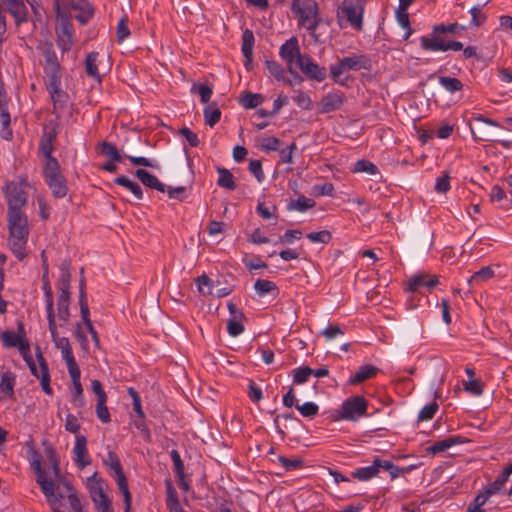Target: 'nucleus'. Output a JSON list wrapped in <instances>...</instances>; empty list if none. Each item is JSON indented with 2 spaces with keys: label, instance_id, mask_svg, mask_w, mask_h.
Here are the masks:
<instances>
[{
  "label": "nucleus",
  "instance_id": "nucleus-1",
  "mask_svg": "<svg viewBox=\"0 0 512 512\" xmlns=\"http://www.w3.org/2000/svg\"><path fill=\"white\" fill-rule=\"evenodd\" d=\"M7 222L10 249L17 259L23 260L30 232L28 218L24 212H7Z\"/></svg>",
  "mask_w": 512,
  "mask_h": 512
},
{
  "label": "nucleus",
  "instance_id": "nucleus-2",
  "mask_svg": "<svg viewBox=\"0 0 512 512\" xmlns=\"http://www.w3.org/2000/svg\"><path fill=\"white\" fill-rule=\"evenodd\" d=\"M291 10L297 16L299 25L309 31L314 42H321L316 33L322 21L318 3L315 0H292Z\"/></svg>",
  "mask_w": 512,
  "mask_h": 512
},
{
  "label": "nucleus",
  "instance_id": "nucleus-3",
  "mask_svg": "<svg viewBox=\"0 0 512 512\" xmlns=\"http://www.w3.org/2000/svg\"><path fill=\"white\" fill-rule=\"evenodd\" d=\"M372 67L371 59L364 55L348 56L340 59L337 63L330 66V76L335 83L346 85L348 77L341 78V75L349 70L358 71L361 69L370 70Z\"/></svg>",
  "mask_w": 512,
  "mask_h": 512
},
{
  "label": "nucleus",
  "instance_id": "nucleus-4",
  "mask_svg": "<svg viewBox=\"0 0 512 512\" xmlns=\"http://www.w3.org/2000/svg\"><path fill=\"white\" fill-rule=\"evenodd\" d=\"M473 120L475 121V124L474 126L470 124V129L474 139L480 141H497L506 149H509L512 146L511 141L499 139L500 134L495 129L500 127V124L497 121L487 118L482 114L474 116Z\"/></svg>",
  "mask_w": 512,
  "mask_h": 512
},
{
  "label": "nucleus",
  "instance_id": "nucleus-5",
  "mask_svg": "<svg viewBox=\"0 0 512 512\" xmlns=\"http://www.w3.org/2000/svg\"><path fill=\"white\" fill-rule=\"evenodd\" d=\"M71 262L65 259L60 264V275L58 278V285L60 294L58 296V317L63 323H67L70 317L69 305H70V273Z\"/></svg>",
  "mask_w": 512,
  "mask_h": 512
},
{
  "label": "nucleus",
  "instance_id": "nucleus-6",
  "mask_svg": "<svg viewBox=\"0 0 512 512\" xmlns=\"http://www.w3.org/2000/svg\"><path fill=\"white\" fill-rule=\"evenodd\" d=\"M32 468L37 474L36 482L40 486L42 492L47 498L49 505L53 512H64L61 508V501L64 498L62 493H55L58 489L53 480H48L45 478V472L41 467L39 460H34L31 463Z\"/></svg>",
  "mask_w": 512,
  "mask_h": 512
},
{
  "label": "nucleus",
  "instance_id": "nucleus-7",
  "mask_svg": "<svg viewBox=\"0 0 512 512\" xmlns=\"http://www.w3.org/2000/svg\"><path fill=\"white\" fill-rule=\"evenodd\" d=\"M367 400L360 395L347 398L338 410L337 419L356 421L367 414Z\"/></svg>",
  "mask_w": 512,
  "mask_h": 512
},
{
  "label": "nucleus",
  "instance_id": "nucleus-8",
  "mask_svg": "<svg viewBox=\"0 0 512 512\" xmlns=\"http://www.w3.org/2000/svg\"><path fill=\"white\" fill-rule=\"evenodd\" d=\"M365 3L362 0L353 3L352 0H344L338 10V17L342 15L357 31L363 28V14Z\"/></svg>",
  "mask_w": 512,
  "mask_h": 512
},
{
  "label": "nucleus",
  "instance_id": "nucleus-9",
  "mask_svg": "<svg viewBox=\"0 0 512 512\" xmlns=\"http://www.w3.org/2000/svg\"><path fill=\"white\" fill-rule=\"evenodd\" d=\"M5 196L7 199V212H23L22 208L27 204L28 193L22 183L11 181L6 185Z\"/></svg>",
  "mask_w": 512,
  "mask_h": 512
},
{
  "label": "nucleus",
  "instance_id": "nucleus-10",
  "mask_svg": "<svg viewBox=\"0 0 512 512\" xmlns=\"http://www.w3.org/2000/svg\"><path fill=\"white\" fill-rule=\"evenodd\" d=\"M37 49L41 52L43 57L45 58L46 66L44 68V71L47 75V77H53L55 78L59 75H61V66L58 61L56 52L54 50V46L52 42L50 41H43L40 42L37 46Z\"/></svg>",
  "mask_w": 512,
  "mask_h": 512
},
{
  "label": "nucleus",
  "instance_id": "nucleus-11",
  "mask_svg": "<svg viewBox=\"0 0 512 512\" xmlns=\"http://www.w3.org/2000/svg\"><path fill=\"white\" fill-rule=\"evenodd\" d=\"M420 46L425 51H461L463 49V44L459 41L449 40L446 41L443 38L436 37H427L422 36L420 38Z\"/></svg>",
  "mask_w": 512,
  "mask_h": 512
},
{
  "label": "nucleus",
  "instance_id": "nucleus-12",
  "mask_svg": "<svg viewBox=\"0 0 512 512\" xmlns=\"http://www.w3.org/2000/svg\"><path fill=\"white\" fill-rule=\"evenodd\" d=\"M297 66L302 71V73L305 74L311 80L322 82L326 78L325 67L319 66L307 54H304V56H299Z\"/></svg>",
  "mask_w": 512,
  "mask_h": 512
},
{
  "label": "nucleus",
  "instance_id": "nucleus-13",
  "mask_svg": "<svg viewBox=\"0 0 512 512\" xmlns=\"http://www.w3.org/2000/svg\"><path fill=\"white\" fill-rule=\"evenodd\" d=\"M94 14L93 7L88 0H69V17L75 18L81 25H85Z\"/></svg>",
  "mask_w": 512,
  "mask_h": 512
},
{
  "label": "nucleus",
  "instance_id": "nucleus-14",
  "mask_svg": "<svg viewBox=\"0 0 512 512\" xmlns=\"http://www.w3.org/2000/svg\"><path fill=\"white\" fill-rule=\"evenodd\" d=\"M59 133L58 124L50 122L43 128V134L39 142V152L43 156H50L54 150V143Z\"/></svg>",
  "mask_w": 512,
  "mask_h": 512
},
{
  "label": "nucleus",
  "instance_id": "nucleus-15",
  "mask_svg": "<svg viewBox=\"0 0 512 512\" xmlns=\"http://www.w3.org/2000/svg\"><path fill=\"white\" fill-rule=\"evenodd\" d=\"M279 55L287 62L288 70L290 73H293V62L295 60L297 62L299 56H304V54H301L300 52L298 39L296 37H291L284 44H282L280 47Z\"/></svg>",
  "mask_w": 512,
  "mask_h": 512
},
{
  "label": "nucleus",
  "instance_id": "nucleus-16",
  "mask_svg": "<svg viewBox=\"0 0 512 512\" xmlns=\"http://www.w3.org/2000/svg\"><path fill=\"white\" fill-rule=\"evenodd\" d=\"M345 95L344 93L332 92L323 96L319 103V113L327 114L336 110H339L344 103Z\"/></svg>",
  "mask_w": 512,
  "mask_h": 512
},
{
  "label": "nucleus",
  "instance_id": "nucleus-17",
  "mask_svg": "<svg viewBox=\"0 0 512 512\" xmlns=\"http://www.w3.org/2000/svg\"><path fill=\"white\" fill-rule=\"evenodd\" d=\"M61 76L62 75L57 76L55 81L53 77H49L46 83L54 108H63L66 103L67 94L61 90Z\"/></svg>",
  "mask_w": 512,
  "mask_h": 512
},
{
  "label": "nucleus",
  "instance_id": "nucleus-18",
  "mask_svg": "<svg viewBox=\"0 0 512 512\" xmlns=\"http://www.w3.org/2000/svg\"><path fill=\"white\" fill-rule=\"evenodd\" d=\"M438 283L439 280L436 275L429 277L428 274L418 273L409 279L407 291L416 292L420 287H426L431 290L436 287Z\"/></svg>",
  "mask_w": 512,
  "mask_h": 512
},
{
  "label": "nucleus",
  "instance_id": "nucleus-19",
  "mask_svg": "<svg viewBox=\"0 0 512 512\" xmlns=\"http://www.w3.org/2000/svg\"><path fill=\"white\" fill-rule=\"evenodd\" d=\"M75 454V463L78 468L83 469L91 463L87 451V438L84 435H77L73 449Z\"/></svg>",
  "mask_w": 512,
  "mask_h": 512
},
{
  "label": "nucleus",
  "instance_id": "nucleus-20",
  "mask_svg": "<svg viewBox=\"0 0 512 512\" xmlns=\"http://www.w3.org/2000/svg\"><path fill=\"white\" fill-rule=\"evenodd\" d=\"M6 5L8 12L13 16L15 24H20L27 21L28 11L25 6L24 0H1Z\"/></svg>",
  "mask_w": 512,
  "mask_h": 512
},
{
  "label": "nucleus",
  "instance_id": "nucleus-21",
  "mask_svg": "<svg viewBox=\"0 0 512 512\" xmlns=\"http://www.w3.org/2000/svg\"><path fill=\"white\" fill-rule=\"evenodd\" d=\"M255 43L254 33L250 29H245L242 33V53L245 58L244 65L247 70L252 69L253 47Z\"/></svg>",
  "mask_w": 512,
  "mask_h": 512
},
{
  "label": "nucleus",
  "instance_id": "nucleus-22",
  "mask_svg": "<svg viewBox=\"0 0 512 512\" xmlns=\"http://www.w3.org/2000/svg\"><path fill=\"white\" fill-rule=\"evenodd\" d=\"M44 179L55 198H63L67 195L68 186L63 174L47 176Z\"/></svg>",
  "mask_w": 512,
  "mask_h": 512
},
{
  "label": "nucleus",
  "instance_id": "nucleus-23",
  "mask_svg": "<svg viewBox=\"0 0 512 512\" xmlns=\"http://www.w3.org/2000/svg\"><path fill=\"white\" fill-rule=\"evenodd\" d=\"M36 358L39 363L40 371H41V379L40 380H41L42 390L47 395H52L53 390L50 386V373H49L48 363H47L46 359L44 358L39 346H36Z\"/></svg>",
  "mask_w": 512,
  "mask_h": 512
},
{
  "label": "nucleus",
  "instance_id": "nucleus-24",
  "mask_svg": "<svg viewBox=\"0 0 512 512\" xmlns=\"http://www.w3.org/2000/svg\"><path fill=\"white\" fill-rule=\"evenodd\" d=\"M469 442V440L462 436H450L443 440L435 442L433 445L428 447L427 451L432 454L444 452L454 445L463 444Z\"/></svg>",
  "mask_w": 512,
  "mask_h": 512
},
{
  "label": "nucleus",
  "instance_id": "nucleus-25",
  "mask_svg": "<svg viewBox=\"0 0 512 512\" xmlns=\"http://www.w3.org/2000/svg\"><path fill=\"white\" fill-rule=\"evenodd\" d=\"M135 176L142 182L143 185L155 189L159 192L164 193L166 191V185L159 181V179L149 173L145 169H137Z\"/></svg>",
  "mask_w": 512,
  "mask_h": 512
},
{
  "label": "nucleus",
  "instance_id": "nucleus-26",
  "mask_svg": "<svg viewBox=\"0 0 512 512\" xmlns=\"http://www.w3.org/2000/svg\"><path fill=\"white\" fill-rule=\"evenodd\" d=\"M380 458H375L373 464L367 467H361L352 472V477L359 481H367L376 477L380 471Z\"/></svg>",
  "mask_w": 512,
  "mask_h": 512
},
{
  "label": "nucleus",
  "instance_id": "nucleus-27",
  "mask_svg": "<svg viewBox=\"0 0 512 512\" xmlns=\"http://www.w3.org/2000/svg\"><path fill=\"white\" fill-rule=\"evenodd\" d=\"M54 9L58 18H61V35L66 38L73 39L74 35V27L72 23L69 21V16L65 10H62L59 4V0H55Z\"/></svg>",
  "mask_w": 512,
  "mask_h": 512
},
{
  "label": "nucleus",
  "instance_id": "nucleus-28",
  "mask_svg": "<svg viewBox=\"0 0 512 512\" xmlns=\"http://www.w3.org/2000/svg\"><path fill=\"white\" fill-rule=\"evenodd\" d=\"M379 369L373 365H363L359 367L356 373L349 379V384L358 385L368 379L375 377Z\"/></svg>",
  "mask_w": 512,
  "mask_h": 512
},
{
  "label": "nucleus",
  "instance_id": "nucleus-29",
  "mask_svg": "<svg viewBox=\"0 0 512 512\" xmlns=\"http://www.w3.org/2000/svg\"><path fill=\"white\" fill-rule=\"evenodd\" d=\"M205 124L214 127L221 119V110L219 109L217 103L212 102L208 103V105L203 110Z\"/></svg>",
  "mask_w": 512,
  "mask_h": 512
},
{
  "label": "nucleus",
  "instance_id": "nucleus-30",
  "mask_svg": "<svg viewBox=\"0 0 512 512\" xmlns=\"http://www.w3.org/2000/svg\"><path fill=\"white\" fill-rule=\"evenodd\" d=\"M466 27L458 23H451L448 25L437 24L433 26L432 33L428 37L442 38L441 35L445 33L456 34L459 31L465 30Z\"/></svg>",
  "mask_w": 512,
  "mask_h": 512
},
{
  "label": "nucleus",
  "instance_id": "nucleus-31",
  "mask_svg": "<svg viewBox=\"0 0 512 512\" xmlns=\"http://www.w3.org/2000/svg\"><path fill=\"white\" fill-rule=\"evenodd\" d=\"M217 172L219 174V178L217 180V185L221 188L227 189V190H235L236 189V183L234 180L233 174L230 172V170L218 167Z\"/></svg>",
  "mask_w": 512,
  "mask_h": 512
},
{
  "label": "nucleus",
  "instance_id": "nucleus-32",
  "mask_svg": "<svg viewBox=\"0 0 512 512\" xmlns=\"http://www.w3.org/2000/svg\"><path fill=\"white\" fill-rule=\"evenodd\" d=\"M114 183L117 184V185L123 186L126 189L130 190L131 193L138 200H142L143 199V191H142L141 186L138 183L130 180L128 177H126L124 175L119 176V177L114 179Z\"/></svg>",
  "mask_w": 512,
  "mask_h": 512
},
{
  "label": "nucleus",
  "instance_id": "nucleus-33",
  "mask_svg": "<svg viewBox=\"0 0 512 512\" xmlns=\"http://www.w3.org/2000/svg\"><path fill=\"white\" fill-rule=\"evenodd\" d=\"M15 380L16 376L11 371H6L2 374L0 390L4 393L5 397H12L14 395Z\"/></svg>",
  "mask_w": 512,
  "mask_h": 512
},
{
  "label": "nucleus",
  "instance_id": "nucleus-34",
  "mask_svg": "<svg viewBox=\"0 0 512 512\" xmlns=\"http://www.w3.org/2000/svg\"><path fill=\"white\" fill-rule=\"evenodd\" d=\"M99 53L98 52H90L85 59V69L88 76L94 78L98 82L101 81V76L98 71L97 59Z\"/></svg>",
  "mask_w": 512,
  "mask_h": 512
},
{
  "label": "nucleus",
  "instance_id": "nucleus-35",
  "mask_svg": "<svg viewBox=\"0 0 512 512\" xmlns=\"http://www.w3.org/2000/svg\"><path fill=\"white\" fill-rule=\"evenodd\" d=\"M166 504L169 512H184L178 499L175 488L167 481V499Z\"/></svg>",
  "mask_w": 512,
  "mask_h": 512
},
{
  "label": "nucleus",
  "instance_id": "nucleus-36",
  "mask_svg": "<svg viewBox=\"0 0 512 512\" xmlns=\"http://www.w3.org/2000/svg\"><path fill=\"white\" fill-rule=\"evenodd\" d=\"M264 101V96L258 93L246 91L241 95L240 103L245 109H254Z\"/></svg>",
  "mask_w": 512,
  "mask_h": 512
},
{
  "label": "nucleus",
  "instance_id": "nucleus-37",
  "mask_svg": "<svg viewBox=\"0 0 512 512\" xmlns=\"http://www.w3.org/2000/svg\"><path fill=\"white\" fill-rule=\"evenodd\" d=\"M109 468L114 472V479L118 485L119 490H124L128 488V481L126 475L124 473L121 461H114Z\"/></svg>",
  "mask_w": 512,
  "mask_h": 512
},
{
  "label": "nucleus",
  "instance_id": "nucleus-38",
  "mask_svg": "<svg viewBox=\"0 0 512 512\" xmlns=\"http://www.w3.org/2000/svg\"><path fill=\"white\" fill-rule=\"evenodd\" d=\"M315 201L311 198H307L305 196H299L296 200H291L287 206L289 211L297 210L299 212H304L310 208L315 206Z\"/></svg>",
  "mask_w": 512,
  "mask_h": 512
},
{
  "label": "nucleus",
  "instance_id": "nucleus-39",
  "mask_svg": "<svg viewBox=\"0 0 512 512\" xmlns=\"http://www.w3.org/2000/svg\"><path fill=\"white\" fill-rule=\"evenodd\" d=\"M99 152H100V154L108 157L111 161L121 162L123 159V156L119 153L116 146L107 141H103L100 144Z\"/></svg>",
  "mask_w": 512,
  "mask_h": 512
},
{
  "label": "nucleus",
  "instance_id": "nucleus-40",
  "mask_svg": "<svg viewBox=\"0 0 512 512\" xmlns=\"http://www.w3.org/2000/svg\"><path fill=\"white\" fill-rule=\"evenodd\" d=\"M44 158L45 164L42 171L44 177L62 174L60 164L52 154H50V156H44Z\"/></svg>",
  "mask_w": 512,
  "mask_h": 512
},
{
  "label": "nucleus",
  "instance_id": "nucleus-41",
  "mask_svg": "<svg viewBox=\"0 0 512 512\" xmlns=\"http://www.w3.org/2000/svg\"><path fill=\"white\" fill-rule=\"evenodd\" d=\"M45 454L51 463L52 471L57 479H61L60 461L56 450L51 445H46Z\"/></svg>",
  "mask_w": 512,
  "mask_h": 512
},
{
  "label": "nucleus",
  "instance_id": "nucleus-42",
  "mask_svg": "<svg viewBox=\"0 0 512 512\" xmlns=\"http://www.w3.org/2000/svg\"><path fill=\"white\" fill-rule=\"evenodd\" d=\"M439 83L450 93L461 91L464 87L463 83L458 78L448 76H440Z\"/></svg>",
  "mask_w": 512,
  "mask_h": 512
},
{
  "label": "nucleus",
  "instance_id": "nucleus-43",
  "mask_svg": "<svg viewBox=\"0 0 512 512\" xmlns=\"http://www.w3.org/2000/svg\"><path fill=\"white\" fill-rule=\"evenodd\" d=\"M254 288L260 296L272 292L278 293L279 291L277 285L274 282L265 279H258L254 284Z\"/></svg>",
  "mask_w": 512,
  "mask_h": 512
},
{
  "label": "nucleus",
  "instance_id": "nucleus-44",
  "mask_svg": "<svg viewBox=\"0 0 512 512\" xmlns=\"http://www.w3.org/2000/svg\"><path fill=\"white\" fill-rule=\"evenodd\" d=\"M80 274H81V278L79 281V306H80V312H83V311L89 310L87 294H86V282H85V278L83 276V274H84L83 267L80 269Z\"/></svg>",
  "mask_w": 512,
  "mask_h": 512
},
{
  "label": "nucleus",
  "instance_id": "nucleus-45",
  "mask_svg": "<svg viewBox=\"0 0 512 512\" xmlns=\"http://www.w3.org/2000/svg\"><path fill=\"white\" fill-rule=\"evenodd\" d=\"M494 276V270L490 266L482 267L480 270L475 272L469 279L470 285L478 284L482 281H486Z\"/></svg>",
  "mask_w": 512,
  "mask_h": 512
},
{
  "label": "nucleus",
  "instance_id": "nucleus-46",
  "mask_svg": "<svg viewBox=\"0 0 512 512\" xmlns=\"http://www.w3.org/2000/svg\"><path fill=\"white\" fill-rule=\"evenodd\" d=\"M10 123L11 118L9 112L0 113V135L5 140H10L12 137Z\"/></svg>",
  "mask_w": 512,
  "mask_h": 512
},
{
  "label": "nucleus",
  "instance_id": "nucleus-47",
  "mask_svg": "<svg viewBox=\"0 0 512 512\" xmlns=\"http://www.w3.org/2000/svg\"><path fill=\"white\" fill-rule=\"evenodd\" d=\"M353 172H355V173L365 172V173H368L371 175H375V174L379 173V170H378V167L374 163H372L368 160H365V159H361L355 163Z\"/></svg>",
  "mask_w": 512,
  "mask_h": 512
},
{
  "label": "nucleus",
  "instance_id": "nucleus-48",
  "mask_svg": "<svg viewBox=\"0 0 512 512\" xmlns=\"http://www.w3.org/2000/svg\"><path fill=\"white\" fill-rule=\"evenodd\" d=\"M191 92L194 94L198 93L202 103H208L213 94L212 88L209 87L207 84L194 83L192 85Z\"/></svg>",
  "mask_w": 512,
  "mask_h": 512
},
{
  "label": "nucleus",
  "instance_id": "nucleus-49",
  "mask_svg": "<svg viewBox=\"0 0 512 512\" xmlns=\"http://www.w3.org/2000/svg\"><path fill=\"white\" fill-rule=\"evenodd\" d=\"M80 314H81L82 321H83L84 325L86 326V329L90 333L93 342L95 343V345L97 347H99L100 341H99L98 333L95 330V328L92 324V321L90 319V311L89 310L83 311V312H80Z\"/></svg>",
  "mask_w": 512,
  "mask_h": 512
},
{
  "label": "nucleus",
  "instance_id": "nucleus-50",
  "mask_svg": "<svg viewBox=\"0 0 512 512\" xmlns=\"http://www.w3.org/2000/svg\"><path fill=\"white\" fill-rule=\"evenodd\" d=\"M296 409L303 417L307 418H314L319 412L318 405L313 402H306L302 405L296 404Z\"/></svg>",
  "mask_w": 512,
  "mask_h": 512
},
{
  "label": "nucleus",
  "instance_id": "nucleus-51",
  "mask_svg": "<svg viewBox=\"0 0 512 512\" xmlns=\"http://www.w3.org/2000/svg\"><path fill=\"white\" fill-rule=\"evenodd\" d=\"M106 403L107 399L97 400L96 403V415L99 418V420L103 423H109L111 421V416Z\"/></svg>",
  "mask_w": 512,
  "mask_h": 512
},
{
  "label": "nucleus",
  "instance_id": "nucleus-52",
  "mask_svg": "<svg viewBox=\"0 0 512 512\" xmlns=\"http://www.w3.org/2000/svg\"><path fill=\"white\" fill-rule=\"evenodd\" d=\"M278 460L286 471H294L304 467V461L301 458L289 459L285 456H279Z\"/></svg>",
  "mask_w": 512,
  "mask_h": 512
},
{
  "label": "nucleus",
  "instance_id": "nucleus-53",
  "mask_svg": "<svg viewBox=\"0 0 512 512\" xmlns=\"http://www.w3.org/2000/svg\"><path fill=\"white\" fill-rule=\"evenodd\" d=\"M306 237L313 243H323L327 244L332 239V234L328 230H322L319 232H311L306 235Z\"/></svg>",
  "mask_w": 512,
  "mask_h": 512
},
{
  "label": "nucleus",
  "instance_id": "nucleus-54",
  "mask_svg": "<svg viewBox=\"0 0 512 512\" xmlns=\"http://www.w3.org/2000/svg\"><path fill=\"white\" fill-rule=\"evenodd\" d=\"M198 290L203 295L213 294V281L206 275L203 274L197 278Z\"/></svg>",
  "mask_w": 512,
  "mask_h": 512
},
{
  "label": "nucleus",
  "instance_id": "nucleus-55",
  "mask_svg": "<svg viewBox=\"0 0 512 512\" xmlns=\"http://www.w3.org/2000/svg\"><path fill=\"white\" fill-rule=\"evenodd\" d=\"M244 319L230 318L227 322V331L230 336L237 337L244 332V326L241 323Z\"/></svg>",
  "mask_w": 512,
  "mask_h": 512
},
{
  "label": "nucleus",
  "instance_id": "nucleus-56",
  "mask_svg": "<svg viewBox=\"0 0 512 512\" xmlns=\"http://www.w3.org/2000/svg\"><path fill=\"white\" fill-rule=\"evenodd\" d=\"M314 370L308 366L299 367L294 370L293 381L297 384L306 382Z\"/></svg>",
  "mask_w": 512,
  "mask_h": 512
},
{
  "label": "nucleus",
  "instance_id": "nucleus-57",
  "mask_svg": "<svg viewBox=\"0 0 512 512\" xmlns=\"http://www.w3.org/2000/svg\"><path fill=\"white\" fill-rule=\"evenodd\" d=\"M61 352H62L63 359L65 360V362L67 364L69 373L80 370L78 367V364L73 356L71 345L66 347L65 349H62Z\"/></svg>",
  "mask_w": 512,
  "mask_h": 512
},
{
  "label": "nucleus",
  "instance_id": "nucleus-58",
  "mask_svg": "<svg viewBox=\"0 0 512 512\" xmlns=\"http://www.w3.org/2000/svg\"><path fill=\"white\" fill-rule=\"evenodd\" d=\"M265 66L270 72L272 76H274L278 81L284 80V69L283 67L274 60H266Z\"/></svg>",
  "mask_w": 512,
  "mask_h": 512
},
{
  "label": "nucleus",
  "instance_id": "nucleus-59",
  "mask_svg": "<svg viewBox=\"0 0 512 512\" xmlns=\"http://www.w3.org/2000/svg\"><path fill=\"white\" fill-rule=\"evenodd\" d=\"M471 13V25L480 27L487 19L486 15L482 13V6H474L470 9Z\"/></svg>",
  "mask_w": 512,
  "mask_h": 512
},
{
  "label": "nucleus",
  "instance_id": "nucleus-60",
  "mask_svg": "<svg viewBox=\"0 0 512 512\" xmlns=\"http://www.w3.org/2000/svg\"><path fill=\"white\" fill-rule=\"evenodd\" d=\"M437 410L438 404L436 402H432L428 405H425L419 412L418 421L431 420L434 417Z\"/></svg>",
  "mask_w": 512,
  "mask_h": 512
},
{
  "label": "nucleus",
  "instance_id": "nucleus-61",
  "mask_svg": "<svg viewBox=\"0 0 512 512\" xmlns=\"http://www.w3.org/2000/svg\"><path fill=\"white\" fill-rule=\"evenodd\" d=\"M380 469L388 471L392 479L397 478L401 473L406 471V468H400L393 462L383 459H381Z\"/></svg>",
  "mask_w": 512,
  "mask_h": 512
},
{
  "label": "nucleus",
  "instance_id": "nucleus-62",
  "mask_svg": "<svg viewBox=\"0 0 512 512\" xmlns=\"http://www.w3.org/2000/svg\"><path fill=\"white\" fill-rule=\"evenodd\" d=\"M92 500L95 506L105 505L106 503H111L109 497L105 494L103 488L101 486L97 487L92 491Z\"/></svg>",
  "mask_w": 512,
  "mask_h": 512
},
{
  "label": "nucleus",
  "instance_id": "nucleus-63",
  "mask_svg": "<svg viewBox=\"0 0 512 512\" xmlns=\"http://www.w3.org/2000/svg\"><path fill=\"white\" fill-rule=\"evenodd\" d=\"M130 35L128 28V19L123 17L119 20L117 25V41L122 42Z\"/></svg>",
  "mask_w": 512,
  "mask_h": 512
},
{
  "label": "nucleus",
  "instance_id": "nucleus-64",
  "mask_svg": "<svg viewBox=\"0 0 512 512\" xmlns=\"http://www.w3.org/2000/svg\"><path fill=\"white\" fill-rule=\"evenodd\" d=\"M293 100L302 109L310 110L312 107L311 98L303 91H299L298 94L293 97Z\"/></svg>",
  "mask_w": 512,
  "mask_h": 512
}]
</instances>
